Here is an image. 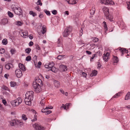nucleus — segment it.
<instances>
[{
	"instance_id": "f257e3e1",
	"label": "nucleus",
	"mask_w": 130,
	"mask_h": 130,
	"mask_svg": "<svg viewBox=\"0 0 130 130\" xmlns=\"http://www.w3.org/2000/svg\"><path fill=\"white\" fill-rule=\"evenodd\" d=\"M34 92L32 91H30L27 92L25 94V98L24 101L25 104L28 105L31 104V101L33 100Z\"/></svg>"
},
{
	"instance_id": "f03ea898",
	"label": "nucleus",
	"mask_w": 130,
	"mask_h": 130,
	"mask_svg": "<svg viewBox=\"0 0 130 130\" xmlns=\"http://www.w3.org/2000/svg\"><path fill=\"white\" fill-rule=\"evenodd\" d=\"M104 15L107 20H108L110 21H113V16L110 13H109V9L106 7H104L103 9Z\"/></svg>"
},
{
	"instance_id": "7ed1b4c3",
	"label": "nucleus",
	"mask_w": 130,
	"mask_h": 130,
	"mask_svg": "<svg viewBox=\"0 0 130 130\" xmlns=\"http://www.w3.org/2000/svg\"><path fill=\"white\" fill-rule=\"evenodd\" d=\"M22 101V98L19 97L15 100L12 101L11 102V103L13 106L15 107L18 106L21 103Z\"/></svg>"
},
{
	"instance_id": "20e7f679",
	"label": "nucleus",
	"mask_w": 130,
	"mask_h": 130,
	"mask_svg": "<svg viewBox=\"0 0 130 130\" xmlns=\"http://www.w3.org/2000/svg\"><path fill=\"white\" fill-rule=\"evenodd\" d=\"M12 9L16 14L19 15H22V12L20 8L14 7L12 8Z\"/></svg>"
},
{
	"instance_id": "39448f33",
	"label": "nucleus",
	"mask_w": 130,
	"mask_h": 130,
	"mask_svg": "<svg viewBox=\"0 0 130 130\" xmlns=\"http://www.w3.org/2000/svg\"><path fill=\"white\" fill-rule=\"evenodd\" d=\"M33 86L35 89V91L37 93H39L41 91V88L40 86L35 83L33 82Z\"/></svg>"
},
{
	"instance_id": "423d86ee",
	"label": "nucleus",
	"mask_w": 130,
	"mask_h": 130,
	"mask_svg": "<svg viewBox=\"0 0 130 130\" xmlns=\"http://www.w3.org/2000/svg\"><path fill=\"white\" fill-rule=\"evenodd\" d=\"M33 126L35 130H44L45 128L44 127L37 123L33 124Z\"/></svg>"
},
{
	"instance_id": "0eeeda50",
	"label": "nucleus",
	"mask_w": 130,
	"mask_h": 130,
	"mask_svg": "<svg viewBox=\"0 0 130 130\" xmlns=\"http://www.w3.org/2000/svg\"><path fill=\"white\" fill-rule=\"evenodd\" d=\"M100 2L102 4H104L105 5L112 4H114L113 1L111 0H101Z\"/></svg>"
},
{
	"instance_id": "6e6552de",
	"label": "nucleus",
	"mask_w": 130,
	"mask_h": 130,
	"mask_svg": "<svg viewBox=\"0 0 130 130\" xmlns=\"http://www.w3.org/2000/svg\"><path fill=\"white\" fill-rule=\"evenodd\" d=\"M15 73L18 78L21 77L22 75V72L20 69H17L15 71Z\"/></svg>"
},
{
	"instance_id": "1a4fd4ad",
	"label": "nucleus",
	"mask_w": 130,
	"mask_h": 130,
	"mask_svg": "<svg viewBox=\"0 0 130 130\" xmlns=\"http://www.w3.org/2000/svg\"><path fill=\"white\" fill-rule=\"evenodd\" d=\"M19 122L17 119H14L11 120L10 121V125L11 126H13L15 125H18L19 124Z\"/></svg>"
},
{
	"instance_id": "9d476101",
	"label": "nucleus",
	"mask_w": 130,
	"mask_h": 130,
	"mask_svg": "<svg viewBox=\"0 0 130 130\" xmlns=\"http://www.w3.org/2000/svg\"><path fill=\"white\" fill-rule=\"evenodd\" d=\"M110 54L108 52H107L106 54H104L103 55V59L105 61H107L109 59Z\"/></svg>"
},
{
	"instance_id": "9b49d317",
	"label": "nucleus",
	"mask_w": 130,
	"mask_h": 130,
	"mask_svg": "<svg viewBox=\"0 0 130 130\" xmlns=\"http://www.w3.org/2000/svg\"><path fill=\"white\" fill-rule=\"evenodd\" d=\"M34 82L35 83L40 86L42 85V83L41 80L39 77H37L35 80V81Z\"/></svg>"
},
{
	"instance_id": "f8f14e48",
	"label": "nucleus",
	"mask_w": 130,
	"mask_h": 130,
	"mask_svg": "<svg viewBox=\"0 0 130 130\" xmlns=\"http://www.w3.org/2000/svg\"><path fill=\"white\" fill-rule=\"evenodd\" d=\"M54 82V86L56 88H59L60 86V82L59 81L56 80H55Z\"/></svg>"
},
{
	"instance_id": "ddd939ff",
	"label": "nucleus",
	"mask_w": 130,
	"mask_h": 130,
	"mask_svg": "<svg viewBox=\"0 0 130 130\" xmlns=\"http://www.w3.org/2000/svg\"><path fill=\"white\" fill-rule=\"evenodd\" d=\"M72 27L69 26L64 30V32H72Z\"/></svg>"
},
{
	"instance_id": "4468645a",
	"label": "nucleus",
	"mask_w": 130,
	"mask_h": 130,
	"mask_svg": "<svg viewBox=\"0 0 130 130\" xmlns=\"http://www.w3.org/2000/svg\"><path fill=\"white\" fill-rule=\"evenodd\" d=\"M19 66L20 69L22 71H24L26 70L25 67L23 64L19 63Z\"/></svg>"
},
{
	"instance_id": "2eb2a0df",
	"label": "nucleus",
	"mask_w": 130,
	"mask_h": 130,
	"mask_svg": "<svg viewBox=\"0 0 130 130\" xmlns=\"http://www.w3.org/2000/svg\"><path fill=\"white\" fill-rule=\"evenodd\" d=\"M8 22L7 19L6 18H4L2 20L1 23L2 25H5L7 24Z\"/></svg>"
},
{
	"instance_id": "dca6fc26",
	"label": "nucleus",
	"mask_w": 130,
	"mask_h": 130,
	"mask_svg": "<svg viewBox=\"0 0 130 130\" xmlns=\"http://www.w3.org/2000/svg\"><path fill=\"white\" fill-rule=\"evenodd\" d=\"M69 4H74L76 3V0H66Z\"/></svg>"
},
{
	"instance_id": "f3484780",
	"label": "nucleus",
	"mask_w": 130,
	"mask_h": 130,
	"mask_svg": "<svg viewBox=\"0 0 130 130\" xmlns=\"http://www.w3.org/2000/svg\"><path fill=\"white\" fill-rule=\"evenodd\" d=\"M13 67V65L11 63H8L6 65L5 68L7 70L10 69V68Z\"/></svg>"
},
{
	"instance_id": "a211bd4d",
	"label": "nucleus",
	"mask_w": 130,
	"mask_h": 130,
	"mask_svg": "<svg viewBox=\"0 0 130 130\" xmlns=\"http://www.w3.org/2000/svg\"><path fill=\"white\" fill-rule=\"evenodd\" d=\"M113 59L114 63H117L119 62V59L116 56H113Z\"/></svg>"
},
{
	"instance_id": "6ab92c4d",
	"label": "nucleus",
	"mask_w": 130,
	"mask_h": 130,
	"mask_svg": "<svg viewBox=\"0 0 130 130\" xmlns=\"http://www.w3.org/2000/svg\"><path fill=\"white\" fill-rule=\"evenodd\" d=\"M97 71L95 70H94L92 71V73L91 74L90 76L92 77L93 76H95L97 74Z\"/></svg>"
},
{
	"instance_id": "aec40b11",
	"label": "nucleus",
	"mask_w": 130,
	"mask_h": 130,
	"mask_svg": "<svg viewBox=\"0 0 130 130\" xmlns=\"http://www.w3.org/2000/svg\"><path fill=\"white\" fill-rule=\"evenodd\" d=\"M130 99V92H127L125 95V100H127Z\"/></svg>"
},
{
	"instance_id": "412c9836",
	"label": "nucleus",
	"mask_w": 130,
	"mask_h": 130,
	"mask_svg": "<svg viewBox=\"0 0 130 130\" xmlns=\"http://www.w3.org/2000/svg\"><path fill=\"white\" fill-rule=\"evenodd\" d=\"M45 98L42 97L41 99V101L40 102V104L42 106L45 105Z\"/></svg>"
},
{
	"instance_id": "4be33fe9",
	"label": "nucleus",
	"mask_w": 130,
	"mask_h": 130,
	"mask_svg": "<svg viewBox=\"0 0 130 130\" xmlns=\"http://www.w3.org/2000/svg\"><path fill=\"white\" fill-rule=\"evenodd\" d=\"M60 67L64 71H65L67 70V67L65 65L61 64L60 66Z\"/></svg>"
},
{
	"instance_id": "5701e85b",
	"label": "nucleus",
	"mask_w": 130,
	"mask_h": 130,
	"mask_svg": "<svg viewBox=\"0 0 130 130\" xmlns=\"http://www.w3.org/2000/svg\"><path fill=\"white\" fill-rule=\"evenodd\" d=\"M103 24L104 26V30L105 31V32L107 31V30H108V28L106 25V23L105 21L103 22Z\"/></svg>"
},
{
	"instance_id": "b1692460",
	"label": "nucleus",
	"mask_w": 130,
	"mask_h": 130,
	"mask_svg": "<svg viewBox=\"0 0 130 130\" xmlns=\"http://www.w3.org/2000/svg\"><path fill=\"white\" fill-rule=\"evenodd\" d=\"M95 9L93 7H92V9L90 10V14L91 15H93L95 12Z\"/></svg>"
},
{
	"instance_id": "393cba45",
	"label": "nucleus",
	"mask_w": 130,
	"mask_h": 130,
	"mask_svg": "<svg viewBox=\"0 0 130 130\" xmlns=\"http://www.w3.org/2000/svg\"><path fill=\"white\" fill-rule=\"evenodd\" d=\"M20 35L24 38H26L27 36L28 33H19Z\"/></svg>"
},
{
	"instance_id": "a878e982",
	"label": "nucleus",
	"mask_w": 130,
	"mask_h": 130,
	"mask_svg": "<svg viewBox=\"0 0 130 130\" xmlns=\"http://www.w3.org/2000/svg\"><path fill=\"white\" fill-rule=\"evenodd\" d=\"M46 28L45 26L43 25L42 27V30H41V32H46Z\"/></svg>"
},
{
	"instance_id": "bb28decb",
	"label": "nucleus",
	"mask_w": 130,
	"mask_h": 130,
	"mask_svg": "<svg viewBox=\"0 0 130 130\" xmlns=\"http://www.w3.org/2000/svg\"><path fill=\"white\" fill-rule=\"evenodd\" d=\"M2 43L3 45H6L8 43L7 40L6 39H4L2 41Z\"/></svg>"
},
{
	"instance_id": "cd10ccee",
	"label": "nucleus",
	"mask_w": 130,
	"mask_h": 130,
	"mask_svg": "<svg viewBox=\"0 0 130 130\" xmlns=\"http://www.w3.org/2000/svg\"><path fill=\"white\" fill-rule=\"evenodd\" d=\"M15 24L19 26H21L23 24V23L20 21H17L15 22Z\"/></svg>"
},
{
	"instance_id": "c85d7f7f",
	"label": "nucleus",
	"mask_w": 130,
	"mask_h": 130,
	"mask_svg": "<svg viewBox=\"0 0 130 130\" xmlns=\"http://www.w3.org/2000/svg\"><path fill=\"white\" fill-rule=\"evenodd\" d=\"M120 48L119 49V50L121 52V56H123L124 54V52H123V51L124 50V48H121L120 47Z\"/></svg>"
},
{
	"instance_id": "c756f323",
	"label": "nucleus",
	"mask_w": 130,
	"mask_h": 130,
	"mask_svg": "<svg viewBox=\"0 0 130 130\" xmlns=\"http://www.w3.org/2000/svg\"><path fill=\"white\" fill-rule=\"evenodd\" d=\"M8 14L10 18H12L13 17V14L10 11L8 12Z\"/></svg>"
},
{
	"instance_id": "7c9ffc66",
	"label": "nucleus",
	"mask_w": 130,
	"mask_h": 130,
	"mask_svg": "<svg viewBox=\"0 0 130 130\" xmlns=\"http://www.w3.org/2000/svg\"><path fill=\"white\" fill-rule=\"evenodd\" d=\"M31 50L29 48H26L25 50V52L27 54H29L31 52Z\"/></svg>"
},
{
	"instance_id": "2f4dec72",
	"label": "nucleus",
	"mask_w": 130,
	"mask_h": 130,
	"mask_svg": "<svg viewBox=\"0 0 130 130\" xmlns=\"http://www.w3.org/2000/svg\"><path fill=\"white\" fill-rule=\"evenodd\" d=\"M22 119L24 120H26L27 119L26 115L24 114H23L22 115Z\"/></svg>"
},
{
	"instance_id": "473e14b6",
	"label": "nucleus",
	"mask_w": 130,
	"mask_h": 130,
	"mask_svg": "<svg viewBox=\"0 0 130 130\" xmlns=\"http://www.w3.org/2000/svg\"><path fill=\"white\" fill-rule=\"evenodd\" d=\"M29 13L30 15H32L33 17H35V16H36L37 15L36 13L32 11H30Z\"/></svg>"
},
{
	"instance_id": "72a5a7b5",
	"label": "nucleus",
	"mask_w": 130,
	"mask_h": 130,
	"mask_svg": "<svg viewBox=\"0 0 130 130\" xmlns=\"http://www.w3.org/2000/svg\"><path fill=\"white\" fill-rule=\"evenodd\" d=\"M4 56L6 58H9L10 57V54L8 52H6L4 54Z\"/></svg>"
},
{
	"instance_id": "f704fd0d",
	"label": "nucleus",
	"mask_w": 130,
	"mask_h": 130,
	"mask_svg": "<svg viewBox=\"0 0 130 130\" xmlns=\"http://www.w3.org/2000/svg\"><path fill=\"white\" fill-rule=\"evenodd\" d=\"M44 11L45 13L48 16L51 15V13L50 11H47L46 9H45L44 10Z\"/></svg>"
},
{
	"instance_id": "c9c22d12",
	"label": "nucleus",
	"mask_w": 130,
	"mask_h": 130,
	"mask_svg": "<svg viewBox=\"0 0 130 130\" xmlns=\"http://www.w3.org/2000/svg\"><path fill=\"white\" fill-rule=\"evenodd\" d=\"M64 56H65L64 55H59L57 57V59L59 60H60L62 58H64Z\"/></svg>"
},
{
	"instance_id": "e433bc0d",
	"label": "nucleus",
	"mask_w": 130,
	"mask_h": 130,
	"mask_svg": "<svg viewBox=\"0 0 130 130\" xmlns=\"http://www.w3.org/2000/svg\"><path fill=\"white\" fill-rule=\"evenodd\" d=\"M120 93H117L113 97H112L111 99V100H113V98H117L118 96H120Z\"/></svg>"
},
{
	"instance_id": "4c0bfd02",
	"label": "nucleus",
	"mask_w": 130,
	"mask_h": 130,
	"mask_svg": "<svg viewBox=\"0 0 130 130\" xmlns=\"http://www.w3.org/2000/svg\"><path fill=\"white\" fill-rule=\"evenodd\" d=\"M16 50L15 49L13 48L11 49L10 51V52L12 55L15 54L16 52Z\"/></svg>"
},
{
	"instance_id": "58836bf2",
	"label": "nucleus",
	"mask_w": 130,
	"mask_h": 130,
	"mask_svg": "<svg viewBox=\"0 0 130 130\" xmlns=\"http://www.w3.org/2000/svg\"><path fill=\"white\" fill-rule=\"evenodd\" d=\"M56 69V68L53 66H52V67L49 70H50L52 71H53V72H55V70Z\"/></svg>"
},
{
	"instance_id": "ea45409f",
	"label": "nucleus",
	"mask_w": 130,
	"mask_h": 130,
	"mask_svg": "<svg viewBox=\"0 0 130 130\" xmlns=\"http://www.w3.org/2000/svg\"><path fill=\"white\" fill-rule=\"evenodd\" d=\"M10 86L12 87L15 86L16 85V83L14 82H11L10 83Z\"/></svg>"
},
{
	"instance_id": "a19ab883",
	"label": "nucleus",
	"mask_w": 130,
	"mask_h": 130,
	"mask_svg": "<svg viewBox=\"0 0 130 130\" xmlns=\"http://www.w3.org/2000/svg\"><path fill=\"white\" fill-rule=\"evenodd\" d=\"M92 41L94 42H96L98 41V38L94 37L92 38Z\"/></svg>"
},
{
	"instance_id": "79ce46f5",
	"label": "nucleus",
	"mask_w": 130,
	"mask_h": 130,
	"mask_svg": "<svg viewBox=\"0 0 130 130\" xmlns=\"http://www.w3.org/2000/svg\"><path fill=\"white\" fill-rule=\"evenodd\" d=\"M126 4L127 5V8L129 10H130V2H126Z\"/></svg>"
},
{
	"instance_id": "37998d69",
	"label": "nucleus",
	"mask_w": 130,
	"mask_h": 130,
	"mask_svg": "<svg viewBox=\"0 0 130 130\" xmlns=\"http://www.w3.org/2000/svg\"><path fill=\"white\" fill-rule=\"evenodd\" d=\"M31 58L30 56H28L27 57H26L25 60L26 61H29L31 60Z\"/></svg>"
},
{
	"instance_id": "c03bdc74",
	"label": "nucleus",
	"mask_w": 130,
	"mask_h": 130,
	"mask_svg": "<svg viewBox=\"0 0 130 130\" xmlns=\"http://www.w3.org/2000/svg\"><path fill=\"white\" fill-rule=\"evenodd\" d=\"M5 50L3 48H1L0 50V53L3 54L5 53Z\"/></svg>"
},
{
	"instance_id": "a18cd8bd",
	"label": "nucleus",
	"mask_w": 130,
	"mask_h": 130,
	"mask_svg": "<svg viewBox=\"0 0 130 130\" xmlns=\"http://www.w3.org/2000/svg\"><path fill=\"white\" fill-rule=\"evenodd\" d=\"M2 88L3 89H4L5 90L9 91V89L8 87L5 86H3L2 87Z\"/></svg>"
},
{
	"instance_id": "49530a36",
	"label": "nucleus",
	"mask_w": 130,
	"mask_h": 130,
	"mask_svg": "<svg viewBox=\"0 0 130 130\" xmlns=\"http://www.w3.org/2000/svg\"><path fill=\"white\" fill-rule=\"evenodd\" d=\"M69 33H62V35L63 37H67L69 35Z\"/></svg>"
},
{
	"instance_id": "de8ad7c7",
	"label": "nucleus",
	"mask_w": 130,
	"mask_h": 130,
	"mask_svg": "<svg viewBox=\"0 0 130 130\" xmlns=\"http://www.w3.org/2000/svg\"><path fill=\"white\" fill-rule=\"evenodd\" d=\"M37 3L38 5H40L41 6L42 5V3L40 0H38Z\"/></svg>"
},
{
	"instance_id": "09e8293b",
	"label": "nucleus",
	"mask_w": 130,
	"mask_h": 130,
	"mask_svg": "<svg viewBox=\"0 0 130 130\" xmlns=\"http://www.w3.org/2000/svg\"><path fill=\"white\" fill-rule=\"evenodd\" d=\"M57 43L58 44V46H60L61 45V40L59 38L58 40Z\"/></svg>"
},
{
	"instance_id": "8fccbe9b",
	"label": "nucleus",
	"mask_w": 130,
	"mask_h": 130,
	"mask_svg": "<svg viewBox=\"0 0 130 130\" xmlns=\"http://www.w3.org/2000/svg\"><path fill=\"white\" fill-rule=\"evenodd\" d=\"M97 57V55L96 54H95L93 55L92 56V57L90 58V60L93 59L95 57Z\"/></svg>"
},
{
	"instance_id": "3c124183",
	"label": "nucleus",
	"mask_w": 130,
	"mask_h": 130,
	"mask_svg": "<svg viewBox=\"0 0 130 130\" xmlns=\"http://www.w3.org/2000/svg\"><path fill=\"white\" fill-rule=\"evenodd\" d=\"M53 62H50L49 63V70L52 67V66H53Z\"/></svg>"
},
{
	"instance_id": "603ef678",
	"label": "nucleus",
	"mask_w": 130,
	"mask_h": 130,
	"mask_svg": "<svg viewBox=\"0 0 130 130\" xmlns=\"http://www.w3.org/2000/svg\"><path fill=\"white\" fill-rule=\"evenodd\" d=\"M52 112V111L51 110H48L47 111L46 110L45 113V115H48L49 114L51 113Z\"/></svg>"
},
{
	"instance_id": "864d4df0",
	"label": "nucleus",
	"mask_w": 130,
	"mask_h": 130,
	"mask_svg": "<svg viewBox=\"0 0 130 130\" xmlns=\"http://www.w3.org/2000/svg\"><path fill=\"white\" fill-rule=\"evenodd\" d=\"M53 14L54 15H56L57 13V11L55 10H54L52 11Z\"/></svg>"
},
{
	"instance_id": "5fc2aeb1",
	"label": "nucleus",
	"mask_w": 130,
	"mask_h": 130,
	"mask_svg": "<svg viewBox=\"0 0 130 130\" xmlns=\"http://www.w3.org/2000/svg\"><path fill=\"white\" fill-rule=\"evenodd\" d=\"M36 48L38 50H40V48L38 44L36 45Z\"/></svg>"
},
{
	"instance_id": "6e6d98bb",
	"label": "nucleus",
	"mask_w": 130,
	"mask_h": 130,
	"mask_svg": "<svg viewBox=\"0 0 130 130\" xmlns=\"http://www.w3.org/2000/svg\"><path fill=\"white\" fill-rule=\"evenodd\" d=\"M98 66L97 68L98 69H100L101 68V67L102 66V65L99 62H98Z\"/></svg>"
},
{
	"instance_id": "4d7b16f0",
	"label": "nucleus",
	"mask_w": 130,
	"mask_h": 130,
	"mask_svg": "<svg viewBox=\"0 0 130 130\" xmlns=\"http://www.w3.org/2000/svg\"><path fill=\"white\" fill-rule=\"evenodd\" d=\"M82 75L84 77H86V76L87 75V74L86 73H85L84 72H82Z\"/></svg>"
},
{
	"instance_id": "13d9d810",
	"label": "nucleus",
	"mask_w": 130,
	"mask_h": 130,
	"mask_svg": "<svg viewBox=\"0 0 130 130\" xmlns=\"http://www.w3.org/2000/svg\"><path fill=\"white\" fill-rule=\"evenodd\" d=\"M44 17V15L42 14H40L39 15V17L41 19L43 18Z\"/></svg>"
},
{
	"instance_id": "bf43d9fd",
	"label": "nucleus",
	"mask_w": 130,
	"mask_h": 130,
	"mask_svg": "<svg viewBox=\"0 0 130 130\" xmlns=\"http://www.w3.org/2000/svg\"><path fill=\"white\" fill-rule=\"evenodd\" d=\"M45 68L49 69V64H46L45 65Z\"/></svg>"
},
{
	"instance_id": "052dcab7",
	"label": "nucleus",
	"mask_w": 130,
	"mask_h": 130,
	"mask_svg": "<svg viewBox=\"0 0 130 130\" xmlns=\"http://www.w3.org/2000/svg\"><path fill=\"white\" fill-rule=\"evenodd\" d=\"M53 108V107L52 106H50V107H46L45 109L46 110H48L49 109H52Z\"/></svg>"
},
{
	"instance_id": "680f3d73",
	"label": "nucleus",
	"mask_w": 130,
	"mask_h": 130,
	"mask_svg": "<svg viewBox=\"0 0 130 130\" xmlns=\"http://www.w3.org/2000/svg\"><path fill=\"white\" fill-rule=\"evenodd\" d=\"M86 53L88 55H91L92 54L91 52L88 50L86 51Z\"/></svg>"
},
{
	"instance_id": "e2e57ef3",
	"label": "nucleus",
	"mask_w": 130,
	"mask_h": 130,
	"mask_svg": "<svg viewBox=\"0 0 130 130\" xmlns=\"http://www.w3.org/2000/svg\"><path fill=\"white\" fill-rule=\"evenodd\" d=\"M35 9L38 11H40V9H39V7L38 6H37L36 8H35Z\"/></svg>"
},
{
	"instance_id": "0e129e2a",
	"label": "nucleus",
	"mask_w": 130,
	"mask_h": 130,
	"mask_svg": "<svg viewBox=\"0 0 130 130\" xmlns=\"http://www.w3.org/2000/svg\"><path fill=\"white\" fill-rule=\"evenodd\" d=\"M33 44V43L31 41H30L29 44V46H32Z\"/></svg>"
},
{
	"instance_id": "69168bd1",
	"label": "nucleus",
	"mask_w": 130,
	"mask_h": 130,
	"mask_svg": "<svg viewBox=\"0 0 130 130\" xmlns=\"http://www.w3.org/2000/svg\"><path fill=\"white\" fill-rule=\"evenodd\" d=\"M2 102L3 104L4 105H5V104H6L7 102L5 100H2Z\"/></svg>"
},
{
	"instance_id": "338daca9",
	"label": "nucleus",
	"mask_w": 130,
	"mask_h": 130,
	"mask_svg": "<svg viewBox=\"0 0 130 130\" xmlns=\"http://www.w3.org/2000/svg\"><path fill=\"white\" fill-rule=\"evenodd\" d=\"M3 67L0 65V74L1 73L2 71Z\"/></svg>"
},
{
	"instance_id": "774afa93",
	"label": "nucleus",
	"mask_w": 130,
	"mask_h": 130,
	"mask_svg": "<svg viewBox=\"0 0 130 130\" xmlns=\"http://www.w3.org/2000/svg\"><path fill=\"white\" fill-rule=\"evenodd\" d=\"M28 36L30 39H32L33 38V36L32 35H29Z\"/></svg>"
}]
</instances>
